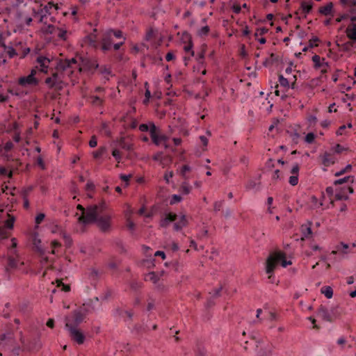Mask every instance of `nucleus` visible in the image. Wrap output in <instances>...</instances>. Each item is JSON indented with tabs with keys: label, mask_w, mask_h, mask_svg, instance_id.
<instances>
[{
	"label": "nucleus",
	"mask_w": 356,
	"mask_h": 356,
	"mask_svg": "<svg viewBox=\"0 0 356 356\" xmlns=\"http://www.w3.org/2000/svg\"><path fill=\"white\" fill-rule=\"evenodd\" d=\"M107 205L104 201L99 204L90 205L86 208L84 213L79 218V222L83 224L95 222L97 218L106 211Z\"/></svg>",
	"instance_id": "obj_1"
},
{
	"label": "nucleus",
	"mask_w": 356,
	"mask_h": 356,
	"mask_svg": "<svg viewBox=\"0 0 356 356\" xmlns=\"http://www.w3.org/2000/svg\"><path fill=\"white\" fill-rule=\"evenodd\" d=\"M283 258L282 254H275V252L271 254L266 262V273L268 274V279L271 283L274 282L273 272L280 263V259Z\"/></svg>",
	"instance_id": "obj_2"
},
{
	"label": "nucleus",
	"mask_w": 356,
	"mask_h": 356,
	"mask_svg": "<svg viewBox=\"0 0 356 356\" xmlns=\"http://www.w3.org/2000/svg\"><path fill=\"white\" fill-rule=\"evenodd\" d=\"M80 69L76 58L61 60L57 65V70L63 72H67L68 76H70L74 70Z\"/></svg>",
	"instance_id": "obj_3"
},
{
	"label": "nucleus",
	"mask_w": 356,
	"mask_h": 356,
	"mask_svg": "<svg viewBox=\"0 0 356 356\" xmlns=\"http://www.w3.org/2000/svg\"><path fill=\"white\" fill-rule=\"evenodd\" d=\"M98 228L102 232H108L111 227V216L108 213H104V211L100 214L95 220Z\"/></svg>",
	"instance_id": "obj_4"
},
{
	"label": "nucleus",
	"mask_w": 356,
	"mask_h": 356,
	"mask_svg": "<svg viewBox=\"0 0 356 356\" xmlns=\"http://www.w3.org/2000/svg\"><path fill=\"white\" fill-rule=\"evenodd\" d=\"M66 328L69 331L70 337L72 340L76 342L78 344H83L85 341V336L83 333L78 328L72 327L70 323L66 324Z\"/></svg>",
	"instance_id": "obj_5"
},
{
	"label": "nucleus",
	"mask_w": 356,
	"mask_h": 356,
	"mask_svg": "<svg viewBox=\"0 0 356 356\" xmlns=\"http://www.w3.org/2000/svg\"><path fill=\"white\" fill-rule=\"evenodd\" d=\"M85 317L81 313L79 312L76 309L74 310L71 315L65 318V325L68 323L71 324L72 327H78V326L83 321Z\"/></svg>",
	"instance_id": "obj_6"
},
{
	"label": "nucleus",
	"mask_w": 356,
	"mask_h": 356,
	"mask_svg": "<svg viewBox=\"0 0 356 356\" xmlns=\"http://www.w3.org/2000/svg\"><path fill=\"white\" fill-rule=\"evenodd\" d=\"M348 192L350 194L353 193L354 191L353 187H342L341 190L335 194V199L337 200H347L348 199Z\"/></svg>",
	"instance_id": "obj_7"
},
{
	"label": "nucleus",
	"mask_w": 356,
	"mask_h": 356,
	"mask_svg": "<svg viewBox=\"0 0 356 356\" xmlns=\"http://www.w3.org/2000/svg\"><path fill=\"white\" fill-rule=\"evenodd\" d=\"M36 62L38 64V66H36V68L39 67V70L41 72L47 73L50 60L45 56H38L36 59Z\"/></svg>",
	"instance_id": "obj_8"
},
{
	"label": "nucleus",
	"mask_w": 356,
	"mask_h": 356,
	"mask_svg": "<svg viewBox=\"0 0 356 356\" xmlns=\"http://www.w3.org/2000/svg\"><path fill=\"white\" fill-rule=\"evenodd\" d=\"M177 215L174 213H168L165 214V218H162L160 221V226L162 227H167L170 222H175L177 220Z\"/></svg>",
	"instance_id": "obj_9"
},
{
	"label": "nucleus",
	"mask_w": 356,
	"mask_h": 356,
	"mask_svg": "<svg viewBox=\"0 0 356 356\" xmlns=\"http://www.w3.org/2000/svg\"><path fill=\"white\" fill-rule=\"evenodd\" d=\"M38 83V80L35 78L32 77L31 76L28 75L27 76H23L19 78V84L25 86L26 85H33L36 86Z\"/></svg>",
	"instance_id": "obj_10"
},
{
	"label": "nucleus",
	"mask_w": 356,
	"mask_h": 356,
	"mask_svg": "<svg viewBox=\"0 0 356 356\" xmlns=\"http://www.w3.org/2000/svg\"><path fill=\"white\" fill-rule=\"evenodd\" d=\"M347 37L356 42V24L355 23H351L348 26L346 30Z\"/></svg>",
	"instance_id": "obj_11"
},
{
	"label": "nucleus",
	"mask_w": 356,
	"mask_h": 356,
	"mask_svg": "<svg viewBox=\"0 0 356 356\" xmlns=\"http://www.w3.org/2000/svg\"><path fill=\"white\" fill-rule=\"evenodd\" d=\"M188 225V220L185 215H181L179 220L174 223L173 228L175 231L178 232L182 228L186 227Z\"/></svg>",
	"instance_id": "obj_12"
},
{
	"label": "nucleus",
	"mask_w": 356,
	"mask_h": 356,
	"mask_svg": "<svg viewBox=\"0 0 356 356\" xmlns=\"http://www.w3.org/2000/svg\"><path fill=\"white\" fill-rule=\"evenodd\" d=\"M318 315L326 321H332V317L325 307L321 305L318 309Z\"/></svg>",
	"instance_id": "obj_13"
},
{
	"label": "nucleus",
	"mask_w": 356,
	"mask_h": 356,
	"mask_svg": "<svg viewBox=\"0 0 356 356\" xmlns=\"http://www.w3.org/2000/svg\"><path fill=\"white\" fill-rule=\"evenodd\" d=\"M51 76V79L54 81L53 85L58 86V90H61L63 88V81L62 74L58 72H54Z\"/></svg>",
	"instance_id": "obj_14"
},
{
	"label": "nucleus",
	"mask_w": 356,
	"mask_h": 356,
	"mask_svg": "<svg viewBox=\"0 0 356 356\" xmlns=\"http://www.w3.org/2000/svg\"><path fill=\"white\" fill-rule=\"evenodd\" d=\"M301 232L302 234V236L305 238H309L312 234V222H308L307 224L302 225L301 226Z\"/></svg>",
	"instance_id": "obj_15"
},
{
	"label": "nucleus",
	"mask_w": 356,
	"mask_h": 356,
	"mask_svg": "<svg viewBox=\"0 0 356 356\" xmlns=\"http://www.w3.org/2000/svg\"><path fill=\"white\" fill-rule=\"evenodd\" d=\"M333 8V3L332 2L328 3L325 6H321L318 9V12L325 16H327L332 14Z\"/></svg>",
	"instance_id": "obj_16"
},
{
	"label": "nucleus",
	"mask_w": 356,
	"mask_h": 356,
	"mask_svg": "<svg viewBox=\"0 0 356 356\" xmlns=\"http://www.w3.org/2000/svg\"><path fill=\"white\" fill-rule=\"evenodd\" d=\"M79 312L81 313L82 315L86 318V315L89 313L92 312L94 308L88 303L83 304L81 307L76 309Z\"/></svg>",
	"instance_id": "obj_17"
},
{
	"label": "nucleus",
	"mask_w": 356,
	"mask_h": 356,
	"mask_svg": "<svg viewBox=\"0 0 356 356\" xmlns=\"http://www.w3.org/2000/svg\"><path fill=\"white\" fill-rule=\"evenodd\" d=\"M18 260L12 255L8 257V266L6 268V271L9 269H15L17 267Z\"/></svg>",
	"instance_id": "obj_18"
},
{
	"label": "nucleus",
	"mask_w": 356,
	"mask_h": 356,
	"mask_svg": "<svg viewBox=\"0 0 356 356\" xmlns=\"http://www.w3.org/2000/svg\"><path fill=\"white\" fill-rule=\"evenodd\" d=\"M313 2L312 1H309L308 2L307 1H302L300 8L302 10V12L305 14V15L308 13H309L313 8Z\"/></svg>",
	"instance_id": "obj_19"
},
{
	"label": "nucleus",
	"mask_w": 356,
	"mask_h": 356,
	"mask_svg": "<svg viewBox=\"0 0 356 356\" xmlns=\"http://www.w3.org/2000/svg\"><path fill=\"white\" fill-rule=\"evenodd\" d=\"M353 181H354V177L353 176H346L343 178L335 180L334 181V185L337 186V185H341V184H343L345 183H348V182L353 183Z\"/></svg>",
	"instance_id": "obj_20"
},
{
	"label": "nucleus",
	"mask_w": 356,
	"mask_h": 356,
	"mask_svg": "<svg viewBox=\"0 0 356 356\" xmlns=\"http://www.w3.org/2000/svg\"><path fill=\"white\" fill-rule=\"evenodd\" d=\"M112 44V42L111 38L108 36H105L102 39V49L103 51H108L111 49Z\"/></svg>",
	"instance_id": "obj_21"
},
{
	"label": "nucleus",
	"mask_w": 356,
	"mask_h": 356,
	"mask_svg": "<svg viewBox=\"0 0 356 356\" xmlns=\"http://www.w3.org/2000/svg\"><path fill=\"white\" fill-rule=\"evenodd\" d=\"M321 291L328 299L331 298L333 296V289L330 286H323L321 289Z\"/></svg>",
	"instance_id": "obj_22"
},
{
	"label": "nucleus",
	"mask_w": 356,
	"mask_h": 356,
	"mask_svg": "<svg viewBox=\"0 0 356 356\" xmlns=\"http://www.w3.org/2000/svg\"><path fill=\"white\" fill-rule=\"evenodd\" d=\"M275 254H282L283 255V258L280 259V262H281L282 266L285 268L289 265H291L292 262L291 261H287L286 259V254L284 252H275Z\"/></svg>",
	"instance_id": "obj_23"
},
{
	"label": "nucleus",
	"mask_w": 356,
	"mask_h": 356,
	"mask_svg": "<svg viewBox=\"0 0 356 356\" xmlns=\"http://www.w3.org/2000/svg\"><path fill=\"white\" fill-rule=\"evenodd\" d=\"M52 8H55L56 10L58 9V6L57 4H54L53 2H49L42 10V12H44L48 14H51L50 10Z\"/></svg>",
	"instance_id": "obj_24"
},
{
	"label": "nucleus",
	"mask_w": 356,
	"mask_h": 356,
	"mask_svg": "<svg viewBox=\"0 0 356 356\" xmlns=\"http://www.w3.org/2000/svg\"><path fill=\"white\" fill-rule=\"evenodd\" d=\"M146 280H149L154 284H156L159 281V277L156 274V273L151 272L146 275Z\"/></svg>",
	"instance_id": "obj_25"
},
{
	"label": "nucleus",
	"mask_w": 356,
	"mask_h": 356,
	"mask_svg": "<svg viewBox=\"0 0 356 356\" xmlns=\"http://www.w3.org/2000/svg\"><path fill=\"white\" fill-rule=\"evenodd\" d=\"M183 194L188 195L191 191V186L187 182H184L179 190Z\"/></svg>",
	"instance_id": "obj_26"
},
{
	"label": "nucleus",
	"mask_w": 356,
	"mask_h": 356,
	"mask_svg": "<svg viewBox=\"0 0 356 356\" xmlns=\"http://www.w3.org/2000/svg\"><path fill=\"white\" fill-rule=\"evenodd\" d=\"M259 184V183L256 181L250 179L248 181L245 187L248 190L258 189Z\"/></svg>",
	"instance_id": "obj_27"
},
{
	"label": "nucleus",
	"mask_w": 356,
	"mask_h": 356,
	"mask_svg": "<svg viewBox=\"0 0 356 356\" xmlns=\"http://www.w3.org/2000/svg\"><path fill=\"white\" fill-rule=\"evenodd\" d=\"M60 236L65 240L66 245L70 247L72 245V241L69 235H67L63 230H60Z\"/></svg>",
	"instance_id": "obj_28"
},
{
	"label": "nucleus",
	"mask_w": 356,
	"mask_h": 356,
	"mask_svg": "<svg viewBox=\"0 0 356 356\" xmlns=\"http://www.w3.org/2000/svg\"><path fill=\"white\" fill-rule=\"evenodd\" d=\"M45 83L48 85L49 88L51 89H55L56 90H58V86H54L53 85L54 83V81L51 79V76L47 77L45 79Z\"/></svg>",
	"instance_id": "obj_29"
},
{
	"label": "nucleus",
	"mask_w": 356,
	"mask_h": 356,
	"mask_svg": "<svg viewBox=\"0 0 356 356\" xmlns=\"http://www.w3.org/2000/svg\"><path fill=\"white\" fill-rule=\"evenodd\" d=\"M351 169H352V165L348 164L343 169L341 170L340 171H338V172H335L334 176L335 177L341 176L343 174H345L346 172H349L350 170H351Z\"/></svg>",
	"instance_id": "obj_30"
},
{
	"label": "nucleus",
	"mask_w": 356,
	"mask_h": 356,
	"mask_svg": "<svg viewBox=\"0 0 356 356\" xmlns=\"http://www.w3.org/2000/svg\"><path fill=\"white\" fill-rule=\"evenodd\" d=\"M56 34L60 39L63 40H67V31L58 28Z\"/></svg>",
	"instance_id": "obj_31"
},
{
	"label": "nucleus",
	"mask_w": 356,
	"mask_h": 356,
	"mask_svg": "<svg viewBox=\"0 0 356 356\" xmlns=\"http://www.w3.org/2000/svg\"><path fill=\"white\" fill-rule=\"evenodd\" d=\"M312 61L314 63L315 68L318 69L322 66V64L321 63V57L318 55H314L312 57Z\"/></svg>",
	"instance_id": "obj_32"
},
{
	"label": "nucleus",
	"mask_w": 356,
	"mask_h": 356,
	"mask_svg": "<svg viewBox=\"0 0 356 356\" xmlns=\"http://www.w3.org/2000/svg\"><path fill=\"white\" fill-rule=\"evenodd\" d=\"M105 152L106 148L104 147H101L98 149V150L93 152V156L95 159H99L104 154Z\"/></svg>",
	"instance_id": "obj_33"
},
{
	"label": "nucleus",
	"mask_w": 356,
	"mask_h": 356,
	"mask_svg": "<svg viewBox=\"0 0 356 356\" xmlns=\"http://www.w3.org/2000/svg\"><path fill=\"white\" fill-rule=\"evenodd\" d=\"M91 103L95 106H99L102 104V99L98 96H92L91 97Z\"/></svg>",
	"instance_id": "obj_34"
},
{
	"label": "nucleus",
	"mask_w": 356,
	"mask_h": 356,
	"mask_svg": "<svg viewBox=\"0 0 356 356\" xmlns=\"http://www.w3.org/2000/svg\"><path fill=\"white\" fill-rule=\"evenodd\" d=\"M120 146L124 149L131 150L132 149V145L125 143L124 139L122 138L120 141Z\"/></svg>",
	"instance_id": "obj_35"
},
{
	"label": "nucleus",
	"mask_w": 356,
	"mask_h": 356,
	"mask_svg": "<svg viewBox=\"0 0 356 356\" xmlns=\"http://www.w3.org/2000/svg\"><path fill=\"white\" fill-rule=\"evenodd\" d=\"M209 30L210 29L208 26H203L198 31V35L200 36L207 35L209 32Z\"/></svg>",
	"instance_id": "obj_36"
},
{
	"label": "nucleus",
	"mask_w": 356,
	"mask_h": 356,
	"mask_svg": "<svg viewBox=\"0 0 356 356\" xmlns=\"http://www.w3.org/2000/svg\"><path fill=\"white\" fill-rule=\"evenodd\" d=\"M280 84L283 87H289V83L287 79L284 78L282 74L279 76Z\"/></svg>",
	"instance_id": "obj_37"
},
{
	"label": "nucleus",
	"mask_w": 356,
	"mask_h": 356,
	"mask_svg": "<svg viewBox=\"0 0 356 356\" xmlns=\"http://www.w3.org/2000/svg\"><path fill=\"white\" fill-rule=\"evenodd\" d=\"M192 47H193L192 42L190 41L188 44H186L184 47V49L186 52L190 53L191 55L193 56L195 54V52H194V51H193Z\"/></svg>",
	"instance_id": "obj_38"
},
{
	"label": "nucleus",
	"mask_w": 356,
	"mask_h": 356,
	"mask_svg": "<svg viewBox=\"0 0 356 356\" xmlns=\"http://www.w3.org/2000/svg\"><path fill=\"white\" fill-rule=\"evenodd\" d=\"M181 200L182 198L179 195H173L170 200V204L172 205L174 204L181 202Z\"/></svg>",
	"instance_id": "obj_39"
},
{
	"label": "nucleus",
	"mask_w": 356,
	"mask_h": 356,
	"mask_svg": "<svg viewBox=\"0 0 356 356\" xmlns=\"http://www.w3.org/2000/svg\"><path fill=\"white\" fill-rule=\"evenodd\" d=\"M116 312L118 313L119 315H122V314H125L129 319H131L134 315V313L132 311H123L121 309H117Z\"/></svg>",
	"instance_id": "obj_40"
},
{
	"label": "nucleus",
	"mask_w": 356,
	"mask_h": 356,
	"mask_svg": "<svg viewBox=\"0 0 356 356\" xmlns=\"http://www.w3.org/2000/svg\"><path fill=\"white\" fill-rule=\"evenodd\" d=\"M268 31V29L265 27L257 29V31L254 33V36H255V38H257L258 35H263L267 33Z\"/></svg>",
	"instance_id": "obj_41"
},
{
	"label": "nucleus",
	"mask_w": 356,
	"mask_h": 356,
	"mask_svg": "<svg viewBox=\"0 0 356 356\" xmlns=\"http://www.w3.org/2000/svg\"><path fill=\"white\" fill-rule=\"evenodd\" d=\"M289 182L291 186H296L298 183V175H292L289 177Z\"/></svg>",
	"instance_id": "obj_42"
},
{
	"label": "nucleus",
	"mask_w": 356,
	"mask_h": 356,
	"mask_svg": "<svg viewBox=\"0 0 356 356\" xmlns=\"http://www.w3.org/2000/svg\"><path fill=\"white\" fill-rule=\"evenodd\" d=\"M224 204V201H217L215 202L213 204V209L216 212L220 211L221 208L222 207V205Z\"/></svg>",
	"instance_id": "obj_43"
},
{
	"label": "nucleus",
	"mask_w": 356,
	"mask_h": 356,
	"mask_svg": "<svg viewBox=\"0 0 356 356\" xmlns=\"http://www.w3.org/2000/svg\"><path fill=\"white\" fill-rule=\"evenodd\" d=\"M130 287L134 291H138L142 288V283L134 281L131 283Z\"/></svg>",
	"instance_id": "obj_44"
},
{
	"label": "nucleus",
	"mask_w": 356,
	"mask_h": 356,
	"mask_svg": "<svg viewBox=\"0 0 356 356\" xmlns=\"http://www.w3.org/2000/svg\"><path fill=\"white\" fill-rule=\"evenodd\" d=\"M8 50H7V54L8 55V56L10 58H13L15 56H16L17 54L15 51V49L12 47H7L6 46V48Z\"/></svg>",
	"instance_id": "obj_45"
},
{
	"label": "nucleus",
	"mask_w": 356,
	"mask_h": 356,
	"mask_svg": "<svg viewBox=\"0 0 356 356\" xmlns=\"http://www.w3.org/2000/svg\"><path fill=\"white\" fill-rule=\"evenodd\" d=\"M319 41V38L316 36H314L312 37L309 41V48H313L314 47H316L318 46L317 44H314V42H318Z\"/></svg>",
	"instance_id": "obj_46"
},
{
	"label": "nucleus",
	"mask_w": 356,
	"mask_h": 356,
	"mask_svg": "<svg viewBox=\"0 0 356 356\" xmlns=\"http://www.w3.org/2000/svg\"><path fill=\"white\" fill-rule=\"evenodd\" d=\"M315 139V135L313 133H308L305 136V141L307 143H312Z\"/></svg>",
	"instance_id": "obj_47"
},
{
	"label": "nucleus",
	"mask_w": 356,
	"mask_h": 356,
	"mask_svg": "<svg viewBox=\"0 0 356 356\" xmlns=\"http://www.w3.org/2000/svg\"><path fill=\"white\" fill-rule=\"evenodd\" d=\"M112 155L118 162L120 161L122 157H121L120 152L118 149H113L112 152Z\"/></svg>",
	"instance_id": "obj_48"
},
{
	"label": "nucleus",
	"mask_w": 356,
	"mask_h": 356,
	"mask_svg": "<svg viewBox=\"0 0 356 356\" xmlns=\"http://www.w3.org/2000/svg\"><path fill=\"white\" fill-rule=\"evenodd\" d=\"M58 28L54 26V25H49L47 28V33L50 34L56 33Z\"/></svg>",
	"instance_id": "obj_49"
},
{
	"label": "nucleus",
	"mask_w": 356,
	"mask_h": 356,
	"mask_svg": "<svg viewBox=\"0 0 356 356\" xmlns=\"http://www.w3.org/2000/svg\"><path fill=\"white\" fill-rule=\"evenodd\" d=\"M197 356H207V350L204 348L199 347L196 350Z\"/></svg>",
	"instance_id": "obj_50"
},
{
	"label": "nucleus",
	"mask_w": 356,
	"mask_h": 356,
	"mask_svg": "<svg viewBox=\"0 0 356 356\" xmlns=\"http://www.w3.org/2000/svg\"><path fill=\"white\" fill-rule=\"evenodd\" d=\"M57 283H58V286H63V289H62L63 291H64L65 292L70 291V286L69 285H65L61 280H58Z\"/></svg>",
	"instance_id": "obj_51"
},
{
	"label": "nucleus",
	"mask_w": 356,
	"mask_h": 356,
	"mask_svg": "<svg viewBox=\"0 0 356 356\" xmlns=\"http://www.w3.org/2000/svg\"><path fill=\"white\" fill-rule=\"evenodd\" d=\"M97 145V140L95 136H92L89 141V145L90 147H95Z\"/></svg>",
	"instance_id": "obj_52"
},
{
	"label": "nucleus",
	"mask_w": 356,
	"mask_h": 356,
	"mask_svg": "<svg viewBox=\"0 0 356 356\" xmlns=\"http://www.w3.org/2000/svg\"><path fill=\"white\" fill-rule=\"evenodd\" d=\"M14 220V218L8 219L5 222L6 227L8 229H12L13 227Z\"/></svg>",
	"instance_id": "obj_53"
},
{
	"label": "nucleus",
	"mask_w": 356,
	"mask_h": 356,
	"mask_svg": "<svg viewBox=\"0 0 356 356\" xmlns=\"http://www.w3.org/2000/svg\"><path fill=\"white\" fill-rule=\"evenodd\" d=\"M132 175H120V178L124 181H126V186L128 185V181H129V179L131 178Z\"/></svg>",
	"instance_id": "obj_54"
},
{
	"label": "nucleus",
	"mask_w": 356,
	"mask_h": 356,
	"mask_svg": "<svg viewBox=\"0 0 356 356\" xmlns=\"http://www.w3.org/2000/svg\"><path fill=\"white\" fill-rule=\"evenodd\" d=\"M299 170H300L299 165L298 163H296L293 166V168L291 170V173L293 175H298Z\"/></svg>",
	"instance_id": "obj_55"
},
{
	"label": "nucleus",
	"mask_w": 356,
	"mask_h": 356,
	"mask_svg": "<svg viewBox=\"0 0 356 356\" xmlns=\"http://www.w3.org/2000/svg\"><path fill=\"white\" fill-rule=\"evenodd\" d=\"M204 58V51H202L197 55L196 60H197L198 63H202Z\"/></svg>",
	"instance_id": "obj_56"
},
{
	"label": "nucleus",
	"mask_w": 356,
	"mask_h": 356,
	"mask_svg": "<svg viewBox=\"0 0 356 356\" xmlns=\"http://www.w3.org/2000/svg\"><path fill=\"white\" fill-rule=\"evenodd\" d=\"M191 170V168L188 165H184L182 166L181 170V174L183 177H185V175L187 172H189Z\"/></svg>",
	"instance_id": "obj_57"
},
{
	"label": "nucleus",
	"mask_w": 356,
	"mask_h": 356,
	"mask_svg": "<svg viewBox=\"0 0 356 356\" xmlns=\"http://www.w3.org/2000/svg\"><path fill=\"white\" fill-rule=\"evenodd\" d=\"M44 217H45V216L44 213H39L35 218V223L40 224L42 222V221L44 220Z\"/></svg>",
	"instance_id": "obj_58"
},
{
	"label": "nucleus",
	"mask_w": 356,
	"mask_h": 356,
	"mask_svg": "<svg viewBox=\"0 0 356 356\" xmlns=\"http://www.w3.org/2000/svg\"><path fill=\"white\" fill-rule=\"evenodd\" d=\"M99 71L101 74H110L111 70L109 68L106 67V66H101L99 68Z\"/></svg>",
	"instance_id": "obj_59"
},
{
	"label": "nucleus",
	"mask_w": 356,
	"mask_h": 356,
	"mask_svg": "<svg viewBox=\"0 0 356 356\" xmlns=\"http://www.w3.org/2000/svg\"><path fill=\"white\" fill-rule=\"evenodd\" d=\"M127 226L130 230H134L135 229V224L130 220V218H127Z\"/></svg>",
	"instance_id": "obj_60"
},
{
	"label": "nucleus",
	"mask_w": 356,
	"mask_h": 356,
	"mask_svg": "<svg viewBox=\"0 0 356 356\" xmlns=\"http://www.w3.org/2000/svg\"><path fill=\"white\" fill-rule=\"evenodd\" d=\"M156 129H156V127L155 126V124L154 123H151L150 127H149L150 136L156 134Z\"/></svg>",
	"instance_id": "obj_61"
},
{
	"label": "nucleus",
	"mask_w": 356,
	"mask_h": 356,
	"mask_svg": "<svg viewBox=\"0 0 356 356\" xmlns=\"http://www.w3.org/2000/svg\"><path fill=\"white\" fill-rule=\"evenodd\" d=\"M222 286H220V287H219V288H218V289H213V290L212 296H213V298H217V297L220 296V291H222Z\"/></svg>",
	"instance_id": "obj_62"
},
{
	"label": "nucleus",
	"mask_w": 356,
	"mask_h": 356,
	"mask_svg": "<svg viewBox=\"0 0 356 356\" xmlns=\"http://www.w3.org/2000/svg\"><path fill=\"white\" fill-rule=\"evenodd\" d=\"M13 147V143L11 141H8L4 145V149L6 152H9Z\"/></svg>",
	"instance_id": "obj_63"
},
{
	"label": "nucleus",
	"mask_w": 356,
	"mask_h": 356,
	"mask_svg": "<svg viewBox=\"0 0 356 356\" xmlns=\"http://www.w3.org/2000/svg\"><path fill=\"white\" fill-rule=\"evenodd\" d=\"M350 12L353 14H356V0L352 2V6H350Z\"/></svg>",
	"instance_id": "obj_64"
}]
</instances>
